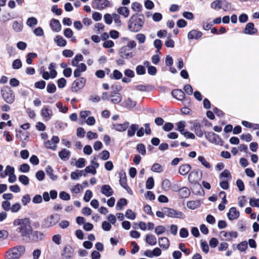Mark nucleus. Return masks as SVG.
Listing matches in <instances>:
<instances>
[{
	"label": "nucleus",
	"mask_w": 259,
	"mask_h": 259,
	"mask_svg": "<svg viewBox=\"0 0 259 259\" xmlns=\"http://www.w3.org/2000/svg\"><path fill=\"white\" fill-rule=\"evenodd\" d=\"M159 245L162 248L166 249L169 246V241L165 237L159 238Z\"/></svg>",
	"instance_id": "obj_25"
},
{
	"label": "nucleus",
	"mask_w": 259,
	"mask_h": 259,
	"mask_svg": "<svg viewBox=\"0 0 259 259\" xmlns=\"http://www.w3.org/2000/svg\"><path fill=\"white\" fill-rule=\"evenodd\" d=\"M211 8L213 9H221L222 8V0H216L214 1L211 4Z\"/></svg>",
	"instance_id": "obj_45"
},
{
	"label": "nucleus",
	"mask_w": 259,
	"mask_h": 259,
	"mask_svg": "<svg viewBox=\"0 0 259 259\" xmlns=\"http://www.w3.org/2000/svg\"><path fill=\"white\" fill-rule=\"evenodd\" d=\"M153 45L155 48L157 49L156 53H160V50L162 47V41L159 39H156L154 41Z\"/></svg>",
	"instance_id": "obj_47"
},
{
	"label": "nucleus",
	"mask_w": 259,
	"mask_h": 259,
	"mask_svg": "<svg viewBox=\"0 0 259 259\" xmlns=\"http://www.w3.org/2000/svg\"><path fill=\"white\" fill-rule=\"evenodd\" d=\"M154 186V181L152 177L148 178L146 182V188L147 189H152Z\"/></svg>",
	"instance_id": "obj_37"
},
{
	"label": "nucleus",
	"mask_w": 259,
	"mask_h": 259,
	"mask_svg": "<svg viewBox=\"0 0 259 259\" xmlns=\"http://www.w3.org/2000/svg\"><path fill=\"white\" fill-rule=\"evenodd\" d=\"M85 165V160L83 158H79L76 161L75 165L77 168H82Z\"/></svg>",
	"instance_id": "obj_54"
},
{
	"label": "nucleus",
	"mask_w": 259,
	"mask_h": 259,
	"mask_svg": "<svg viewBox=\"0 0 259 259\" xmlns=\"http://www.w3.org/2000/svg\"><path fill=\"white\" fill-rule=\"evenodd\" d=\"M127 180L125 173L120 174V180H119V184L120 186L123 188L124 187L126 186L127 185Z\"/></svg>",
	"instance_id": "obj_38"
},
{
	"label": "nucleus",
	"mask_w": 259,
	"mask_h": 259,
	"mask_svg": "<svg viewBox=\"0 0 259 259\" xmlns=\"http://www.w3.org/2000/svg\"><path fill=\"white\" fill-rule=\"evenodd\" d=\"M130 50L127 47L125 46L122 47L119 50V55L120 57L122 58H125L126 59H129L132 58L134 56L133 52H130Z\"/></svg>",
	"instance_id": "obj_10"
},
{
	"label": "nucleus",
	"mask_w": 259,
	"mask_h": 259,
	"mask_svg": "<svg viewBox=\"0 0 259 259\" xmlns=\"http://www.w3.org/2000/svg\"><path fill=\"white\" fill-rule=\"evenodd\" d=\"M200 203L199 201H189L187 203V207L191 209H195L199 207Z\"/></svg>",
	"instance_id": "obj_34"
},
{
	"label": "nucleus",
	"mask_w": 259,
	"mask_h": 259,
	"mask_svg": "<svg viewBox=\"0 0 259 259\" xmlns=\"http://www.w3.org/2000/svg\"><path fill=\"white\" fill-rule=\"evenodd\" d=\"M14 226H20V227H30V220L26 218L23 219H17L14 221Z\"/></svg>",
	"instance_id": "obj_13"
},
{
	"label": "nucleus",
	"mask_w": 259,
	"mask_h": 259,
	"mask_svg": "<svg viewBox=\"0 0 259 259\" xmlns=\"http://www.w3.org/2000/svg\"><path fill=\"white\" fill-rule=\"evenodd\" d=\"M121 95L120 94H116L112 97L111 102L114 104H118L121 102Z\"/></svg>",
	"instance_id": "obj_55"
},
{
	"label": "nucleus",
	"mask_w": 259,
	"mask_h": 259,
	"mask_svg": "<svg viewBox=\"0 0 259 259\" xmlns=\"http://www.w3.org/2000/svg\"><path fill=\"white\" fill-rule=\"evenodd\" d=\"M127 204V201L125 198L119 199L116 205V209L118 210H121L123 206L126 205Z\"/></svg>",
	"instance_id": "obj_30"
},
{
	"label": "nucleus",
	"mask_w": 259,
	"mask_h": 259,
	"mask_svg": "<svg viewBox=\"0 0 259 259\" xmlns=\"http://www.w3.org/2000/svg\"><path fill=\"white\" fill-rule=\"evenodd\" d=\"M165 214L169 217L177 218H183L184 215L182 212L167 207H165Z\"/></svg>",
	"instance_id": "obj_12"
},
{
	"label": "nucleus",
	"mask_w": 259,
	"mask_h": 259,
	"mask_svg": "<svg viewBox=\"0 0 259 259\" xmlns=\"http://www.w3.org/2000/svg\"><path fill=\"white\" fill-rule=\"evenodd\" d=\"M137 103L136 101H133L131 98H128L125 101V107L127 108H133L136 106Z\"/></svg>",
	"instance_id": "obj_39"
},
{
	"label": "nucleus",
	"mask_w": 259,
	"mask_h": 259,
	"mask_svg": "<svg viewBox=\"0 0 259 259\" xmlns=\"http://www.w3.org/2000/svg\"><path fill=\"white\" fill-rule=\"evenodd\" d=\"M46 171L47 175L53 181H56L57 179V176L54 174V169L50 165H48L46 167Z\"/></svg>",
	"instance_id": "obj_27"
},
{
	"label": "nucleus",
	"mask_w": 259,
	"mask_h": 259,
	"mask_svg": "<svg viewBox=\"0 0 259 259\" xmlns=\"http://www.w3.org/2000/svg\"><path fill=\"white\" fill-rule=\"evenodd\" d=\"M193 128L194 129L196 135L201 137L203 136V133L201 130V125L199 122H196L193 123Z\"/></svg>",
	"instance_id": "obj_26"
},
{
	"label": "nucleus",
	"mask_w": 259,
	"mask_h": 259,
	"mask_svg": "<svg viewBox=\"0 0 259 259\" xmlns=\"http://www.w3.org/2000/svg\"><path fill=\"white\" fill-rule=\"evenodd\" d=\"M25 248L23 245H18L9 249L6 252L7 259H16L20 257L25 252Z\"/></svg>",
	"instance_id": "obj_4"
},
{
	"label": "nucleus",
	"mask_w": 259,
	"mask_h": 259,
	"mask_svg": "<svg viewBox=\"0 0 259 259\" xmlns=\"http://www.w3.org/2000/svg\"><path fill=\"white\" fill-rule=\"evenodd\" d=\"M3 99L8 104H12L15 101V95L13 91L8 86H5L1 89Z\"/></svg>",
	"instance_id": "obj_5"
},
{
	"label": "nucleus",
	"mask_w": 259,
	"mask_h": 259,
	"mask_svg": "<svg viewBox=\"0 0 259 259\" xmlns=\"http://www.w3.org/2000/svg\"><path fill=\"white\" fill-rule=\"evenodd\" d=\"M60 218L57 214H53L45 219L42 225L45 227H53L59 222Z\"/></svg>",
	"instance_id": "obj_9"
},
{
	"label": "nucleus",
	"mask_w": 259,
	"mask_h": 259,
	"mask_svg": "<svg viewBox=\"0 0 259 259\" xmlns=\"http://www.w3.org/2000/svg\"><path fill=\"white\" fill-rule=\"evenodd\" d=\"M36 178L39 181H42L45 177V174L43 170H38L35 174Z\"/></svg>",
	"instance_id": "obj_61"
},
{
	"label": "nucleus",
	"mask_w": 259,
	"mask_h": 259,
	"mask_svg": "<svg viewBox=\"0 0 259 259\" xmlns=\"http://www.w3.org/2000/svg\"><path fill=\"white\" fill-rule=\"evenodd\" d=\"M257 32V29L254 28V24L252 22L247 23L244 29V33L245 34L252 35L255 34Z\"/></svg>",
	"instance_id": "obj_16"
},
{
	"label": "nucleus",
	"mask_w": 259,
	"mask_h": 259,
	"mask_svg": "<svg viewBox=\"0 0 259 259\" xmlns=\"http://www.w3.org/2000/svg\"><path fill=\"white\" fill-rule=\"evenodd\" d=\"M186 93L189 95H191L193 93V90L192 86L189 84H186L183 88Z\"/></svg>",
	"instance_id": "obj_60"
},
{
	"label": "nucleus",
	"mask_w": 259,
	"mask_h": 259,
	"mask_svg": "<svg viewBox=\"0 0 259 259\" xmlns=\"http://www.w3.org/2000/svg\"><path fill=\"white\" fill-rule=\"evenodd\" d=\"M174 124L171 122H166L163 126L162 128L164 131L169 132L174 128Z\"/></svg>",
	"instance_id": "obj_63"
},
{
	"label": "nucleus",
	"mask_w": 259,
	"mask_h": 259,
	"mask_svg": "<svg viewBox=\"0 0 259 259\" xmlns=\"http://www.w3.org/2000/svg\"><path fill=\"white\" fill-rule=\"evenodd\" d=\"M191 166L189 164H182L179 168V173L182 175H187L191 170Z\"/></svg>",
	"instance_id": "obj_22"
},
{
	"label": "nucleus",
	"mask_w": 259,
	"mask_h": 259,
	"mask_svg": "<svg viewBox=\"0 0 259 259\" xmlns=\"http://www.w3.org/2000/svg\"><path fill=\"white\" fill-rule=\"evenodd\" d=\"M41 115L46 121L50 120L52 116V111L46 106H45L40 111Z\"/></svg>",
	"instance_id": "obj_17"
},
{
	"label": "nucleus",
	"mask_w": 259,
	"mask_h": 259,
	"mask_svg": "<svg viewBox=\"0 0 259 259\" xmlns=\"http://www.w3.org/2000/svg\"><path fill=\"white\" fill-rule=\"evenodd\" d=\"M161 187L164 191H167L170 188V182L168 179H165L163 181Z\"/></svg>",
	"instance_id": "obj_51"
},
{
	"label": "nucleus",
	"mask_w": 259,
	"mask_h": 259,
	"mask_svg": "<svg viewBox=\"0 0 259 259\" xmlns=\"http://www.w3.org/2000/svg\"><path fill=\"white\" fill-rule=\"evenodd\" d=\"M122 74L118 70L115 69L113 71V73L110 75V77L112 79L118 80L122 78Z\"/></svg>",
	"instance_id": "obj_33"
},
{
	"label": "nucleus",
	"mask_w": 259,
	"mask_h": 259,
	"mask_svg": "<svg viewBox=\"0 0 259 259\" xmlns=\"http://www.w3.org/2000/svg\"><path fill=\"white\" fill-rule=\"evenodd\" d=\"M66 80L63 78H60L57 80V85L59 88H64L66 85Z\"/></svg>",
	"instance_id": "obj_59"
},
{
	"label": "nucleus",
	"mask_w": 259,
	"mask_h": 259,
	"mask_svg": "<svg viewBox=\"0 0 259 259\" xmlns=\"http://www.w3.org/2000/svg\"><path fill=\"white\" fill-rule=\"evenodd\" d=\"M47 91L48 93L53 94L56 91V87L54 83L50 82L47 87Z\"/></svg>",
	"instance_id": "obj_41"
},
{
	"label": "nucleus",
	"mask_w": 259,
	"mask_h": 259,
	"mask_svg": "<svg viewBox=\"0 0 259 259\" xmlns=\"http://www.w3.org/2000/svg\"><path fill=\"white\" fill-rule=\"evenodd\" d=\"M144 16L143 14H135L131 16L128 21V28L132 32L139 31L144 24Z\"/></svg>",
	"instance_id": "obj_2"
},
{
	"label": "nucleus",
	"mask_w": 259,
	"mask_h": 259,
	"mask_svg": "<svg viewBox=\"0 0 259 259\" xmlns=\"http://www.w3.org/2000/svg\"><path fill=\"white\" fill-rule=\"evenodd\" d=\"M249 204L252 207H259V198L255 199L254 198L250 199Z\"/></svg>",
	"instance_id": "obj_64"
},
{
	"label": "nucleus",
	"mask_w": 259,
	"mask_h": 259,
	"mask_svg": "<svg viewBox=\"0 0 259 259\" xmlns=\"http://www.w3.org/2000/svg\"><path fill=\"white\" fill-rule=\"evenodd\" d=\"M86 83V79L84 77H80L75 80L72 84L71 90L74 92H77L78 90L82 89Z\"/></svg>",
	"instance_id": "obj_8"
},
{
	"label": "nucleus",
	"mask_w": 259,
	"mask_h": 259,
	"mask_svg": "<svg viewBox=\"0 0 259 259\" xmlns=\"http://www.w3.org/2000/svg\"><path fill=\"white\" fill-rule=\"evenodd\" d=\"M151 170L156 172H161L162 171L163 169L161 165L159 163H155L152 166Z\"/></svg>",
	"instance_id": "obj_48"
},
{
	"label": "nucleus",
	"mask_w": 259,
	"mask_h": 259,
	"mask_svg": "<svg viewBox=\"0 0 259 259\" xmlns=\"http://www.w3.org/2000/svg\"><path fill=\"white\" fill-rule=\"evenodd\" d=\"M37 54L35 53H29L26 57V63L28 64H31L32 63V58H35L37 57Z\"/></svg>",
	"instance_id": "obj_44"
},
{
	"label": "nucleus",
	"mask_w": 259,
	"mask_h": 259,
	"mask_svg": "<svg viewBox=\"0 0 259 259\" xmlns=\"http://www.w3.org/2000/svg\"><path fill=\"white\" fill-rule=\"evenodd\" d=\"M136 88L140 91L148 92L152 89V86L141 84L136 86Z\"/></svg>",
	"instance_id": "obj_42"
},
{
	"label": "nucleus",
	"mask_w": 259,
	"mask_h": 259,
	"mask_svg": "<svg viewBox=\"0 0 259 259\" xmlns=\"http://www.w3.org/2000/svg\"><path fill=\"white\" fill-rule=\"evenodd\" d=\"M129 126V122L127 121L124 122L122 124H115L113 125L114 128L119 132L125 131Z\"/></svg>",
	"instance_id": "obj_21"
},
{
	"label": "nucleus",
	"mask_w": 259,
	"mask_h": 259,
	"mask_svg": "<svg viewBox=\"0 0 259 259\" xmlns=\"http://www.w3.org/2000/svg\"><path fill=\"white\" fill-rule=\"evenodd\" d=\"M132 9L134 11L141 12L142 9V6L138 2H134L132 4Z\"/></svg>",
	"instance_id": "obj_53"
},
{
	"label": "nucleus",
	"mask_w": 259,
	"mask_h": 259,
	"mask_svg": "<svg viewBox=\"0 0 259 259\" xmlns=\"http://www.w3.org/2000/svg\"><path fill=\"white\" fill-rule=\"evenodd\" d=\"M92 6L94 9L101 10L106 7H111V5L108 0H94Z\"/></svg>",
	"instance_id": "obj_7"
},
{
	"label": "nucleus",
	"mask_w": 259,
	"mask_h": 259,
	"mask_svg": "<svg viewBox=\"0 0 259 259\" xmlns=\"http://www.w3.org/2000/svg\"><path fill=\"white\" fill-rule=\"evenodd\" d=\"M171 95L174 98L178 100L182 101L185 98V93L180 89L174 90L171 92Z\"/></svg>",
	"instance_id": "obj_15"
},
{
	"label": "nucleus",
	"mask_w": 259,
	"mask_h": 259,
	"mask_svg": "<svg viewBox=\"0 0 259 259\" xmlns=\"http://www.w3.org/2000/svg\"><path fill=\"white\" fill-rule=\"evenodd\" d=\"M93 194L91 190H88L86 191L83 197V200L85 202H89L92 197Z\"/></svg>",
	"instance_id": "obj_62"
},
{
	"label": "nucleus",
	"mask_w": 259,
	"mask_h": 259,
	"mask_svg": "<svg viewBox=\"0 0 259 259\" xmlns=\"http://www.w3.org/2000/svg\"><path fill=\"white\" fill-rule=\"evenodd\" d=\"M125 216L127 219L132 220H134L136 218L135 213L130 209H128L126 210Z\"/></svg>",
	"instance_id": "obj_56"
},
{
	"label": "nucleus",
	"mask_w": 259,
	"mask_h": 259,
	"mask_svg": "<svg viewBox=\"0 0 259 259\" xmlns=\"http://www.w3.org/2000/svg\"><path fill=\"white\" fill-rule=\"evenodd\" d=\"M13 29L16 32H20L22 30L23 25L22 22L15 21L12 24Z\"/></svg>",
	"instance_id": "obj_36"
},
{
	"label": "nucleus",
	"mask_w": 259,
	"mask_h": 259,
	"mask_svg": "<svg viewBox=\"0 0 259 259\" xmlns=\"http://www.w3.org/2000/svg\"><path fill=\"white\" fill-rule=\"evenodd\" d=\"M237 248L241 251H245L247 248V243L246 241H242L237 245Z\"/></svg>",
	"instance_id": "obj_57"
},
{
	"label": "nucleus",
	"mask_w": 259,
	"mask_h": 259,
	"mask_svg": "<svg viewBox=\"0 0 259 259\" xmlns=\"http://www.w3.org/2000/svg\"><path fill=\"white\" fill-rule=\"evenodd\" d=\"M37 23V20L35 17H30L27 19L26 24L29 27H32L34 25H36Z\"/></svg>",
	"instance_id": "obj_52"
},
{
	"label": "nucleus",
	"mask_w": 259,
	"mask_h": 259,
	"mask_svg": "<svg viewBox=\"0 0 259 259\" xmlns=\"http://www.w3.org/2000/svg\"><path fill=\"white\" fill-rule=\"evenodd\" d=\"M137 150L142 155H144L146 154V148L145 145L141 143L138 144L137 146Z\"/></svg>",
	"instance_id": "obj_50"
},
{
	"label": "nucleus",
	"mask_w": 259,
	"mask_h": 259,
	"mask_svg": "<svg viewBox=\"0 0 259 259\" xmlns=\"http://www.w3.org/2000/svg\"><path fill=\"white\" fill-rule=\"evenodd\" d=\"M16 232L20 233L23 237L29 238L33 241H38L43 239L45 234L37 230H34L32 228H17Z\"/></svg>",
	"instance_id": "obj_1"
},
{
	"label": "nucleus",
	"mask_w": 259,
	"mask_h": 259,
	"mask_svg": "<svg viewBox=\"0 0 259 259\" xmlns=\"http://www.w3.org/2000/svg\"><path fill=\"white\" fill-rule=\"evenodd\" d=\"M117 12L119 15H123L126 18L129 15L130 10L126 7H121L117 9Z\"/></svg>",
	"instance_id": "obj_31"
},
{
	"label": "nucleus",
	"mask_w": 259,
	"mask_h": 259,
	"mask_svg": "<svg viewBox=\"0 0 259 259\" xmlns=\"http://www.w3.org/2000/svg\"><path fill=\"white\" fill-rule=\"evenodd\" d=\"M83 59V57L81 54H77L72 60V62H71L72 65L73 66H77L78 65L79 61H82Z\"/></svg>",
	"instance_id": "obj_35"
},
{
	"label": "nucleus",
	"mask_w": 259,
	"mask_h": 259,
	"mask_svg": "<svg viewBox=\"0 0 259 259\" xmlns=\"http://www.w3.org/2000/svg\"><path fill=\"white\" fill-rule=\"evenodd\" d=\"M179 195L181 198H187L190 195V191L187 187H181L180 190L179 192Z\"/></svg>",
	"instance_id": "obj_24"
},
{
	"label": "nucleus",
	"mask_w": 259,
	"mask_h": 259,
	"mask_svg": "<svg viewBox=\"0 0 259 259\" xmlns=\"http://www.w3.org/2000/svg\"><path fill=\"white\" fill-rule=\"evenodd\" d=\"M201 177L202 172L200 170H193L189 175L188 181L190 183L193 184L196 188L201 190V192L204 194V191L202 189L201 185L198 183Z\"/></svg>",
	"instance_id": "obj_3"
},
{
	"label": "nucleus",
	"mask_w": 259,
	"mask_h": 259,
	"mask_svg": "<svg viewBox=\"0 0 259 259\" xmlns=\"http://www.w3.org/2000/svg\"><path fill=\"white\" fill-rule=\"evenodd\" d=\"M101 192L106 197H110L114 193L112 188L109 185H103L101 187Z\"/></svg>",
	"instance_id": "obj_14"
},
{
	"label": "nucleus",
	"mask_w": 259,
	"mask_h": 259,
	"mask_svg": "<svg viewBox=\"0 0 259 259\" xmlns=\"http://www.w3.org/2000/svg\"><path fill=\"white\" fill-rule=\"evenodd\" d=\"M59 157L63 160H68L70 156V152L66 149H63L59 152Z\"/></svg>",
	"instance_id": "obj_23"
},
{
	"label": "nucleus",
	"mask_w": 259,
	"mask_h": 259,
	"mask_svg": "<svg viewBox=\"0 0 259 259\" xmlns=\"http://www.w3.org/2000/svg\"><path fill=\"white\" fill-rule=\"evenodd\" d=\"M136 71L138 75H141L146 73V69L142 65H138L136 68Z\"/></svg>",
	"instance_id": "obj_43"
},
{
	"label": "nucleus",
	"mask_w": 259,
	"mask_h": 259,
	"mask_svg": "<svg viewBox=\"0 0 259 259\" xmlns=\"http://www.w3.org/2000/svg\"><path fill=\"white\" fill-rule=\"evenodd\" d=\"M22 66V62L19 59H15L12 63V68L14 69H19L21 68Z\"/></svg>",
	"instance_id": "obj_40"
},
{
	"label": "nucleus",
	"mask_w": 259,
	"mask_h": 259,
	"mask_svg": "<svg viewBox=\"0 0 259 259\" xmlns=\"http://www.w3.org/2000/svg\"><path fill=\"white\" fill-rule=\"evenodd\" d=\"M59 197L63 200H69L70 199V195L65 191H62L59 194Z\"/></svg>",
	"instance_id": "obj_58"
},
{
	"label": "nucleus",
	"mask_w": 259,
	"mask_h": 259,
	"mask_svg": "<svg viewBox=\"0 0 259 259\" xmlns=\"http://www.w3.org/2000/svg\"><path fill=\"white\" fill-rule=\"evenodd\" d=\"M73 254V249L70 245H68L64 248L61 253V256L62 259H70L72 257Z\"/></svg>",
	"instance_id": "obj_11"
},
{
	"label": "nucleus",
	"mask_w": 259,
	"mask_h": 259,
	"mask_svg": "<svg viewBox=\"0 0 259 259\" xmlns=\"http://www.w3.org/2000/svg\"><path fill=\"white\" fill-rule=\"evenodd\" d=\"M239 212L234 207L230 208L227 216L230 220H233L237 219L239 216Z\"/></svg>",
	"instance_id": "obj_20"
},
{
	"label": "nucleus",
	"mask_w": 259,
	"mask_h": 259,
	"mask_svg": "<svg viewBox=\"0 0 259 259\" xmlns=\"http://www.w3.org/2000/svg\"><path fill=\"white\" fill-rule=\"evenodd\" d=\"M52 29L55 32H59L61 30V25L58 20L52 19L50 22Z\"/></svg>",
	"instance_id": "obj_18"
},
{
	"label": "nucleus",
	"mask_w": 259,
	"mask_h": 259,
	"mask_svg": "<svg viewBox=\"0 0 259 259\" xmlns=\"http://www.w3.org/2000/svg\"><path fill=\"white\" fill-rule=\"evenodd\" d=\"M202 35V33L201 31L193 29L188 33V38L189 39H198L200 38Z\"/></svg>",
	"instance_id": "obj_19"
},
{
	"label": "nucleus",
	"mask_w": 259,
	"mask_h": 259,
	"mask_svg": "<svg viewBox=\"0 0 259 259\" xmlns=\"http://www.w3.org/2000/svg\"><path fill=\"white\" fill-rule=\"evenodd\" d=\"M55 41L59 47H65L67 44L66 40L60 35H57L55 38Z\"/></svg>",
	"instance_id": "obj_32"
},
{
	"label": "nucleus",
	"mask_w": 259,
	"mask_h": 259,
	"mask_svg": "<svg viewBox=\"0 0 259 259\" xmlns=\"http://www.w3.org/2000/svg\"><path fill=\"white\" fill-rule=\"evenodd\" d=\"M205 137L211 143L222 146L224 141L221 138L213 132H205Z\"/></svg>",
	"instance_id": "obj_6"
},
{
	"label": "nucleus",
	"mask_w": 259,
	"mask_h": 259,
	"mask_svg": "<svg viewBox=\"0 0 259 259\" xmlns=\"http://www.w3.org/2000/svg\"><path fill=\"white\" fill-rule=\"evenodd\" d=\"M198 160L201 162V163L205 166L207 168H209L210 167V164L208 162H207L204 157L202 156H199L198 157Z\"/></svg>",
	"instance_id": "obj_49"
},
{
	"label": "nucleus",
	"mask_w": 259,
	"mask_h": 259,
	"mask_svg": "<svg viewBox=\"0 0 259 259\" xmlns=\"http://www.w3.org/2000/svg\"><path fill=\"white\" fill-rule=\"evenodd\" d=\"M146 241L148 244L152 246L156 245L157 243L156 237L152 234H147L146 235Z\"/></svg>",
	"instance_id": "obj_28"
},
{
	"label": "nucleus",
	"mask_w": 259,
	"mask_h": 259,
	"mask_svg": "<svg viewBox=\"0 0 259 259\" xmlns=\"http://www.w3.org/2000/svg\"><path fill=\"white\" fill-rule=\"evenodd\" d=\"M139 127V125L138 124H132L127 131V136L130 137L134 136Z\"/></svg>",
	"instance_id": "obj_29"
},
{
	"label": "nucleus",
	"mask_w": 259,
	"mask_h": 259,
	"mask_svg": "<svg viewBox=\"0 0 259 259\" xmlns=\"http://www.w3.org/2000/svg\"><path fill=\"white\" fill-rule=\"evenodd\" d=\"M19 181L24 185H27L29 183V178L25 175H20L19 177Z\"/></svg>",
	"instance_id": "obj_46"
}]
</instances>
